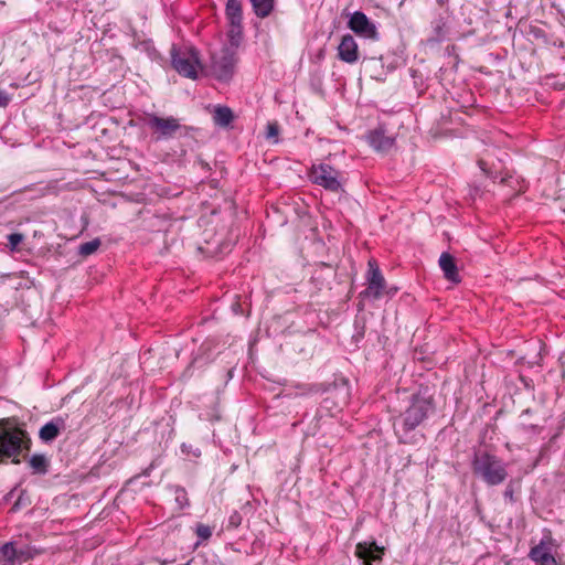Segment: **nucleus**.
<instances>
[{"instance_id": "obj_4", "label": "nucleus", "mask_w": 565, "mask_h": 565, "mask_svg": "<svg viewBox=\"0 0 565 565\" xmlns=\"http://www.w3.org/2000/svg\"><path fill=\"white\" fill-rule=\"evenodd\" d=\"M172 67L183 77L196 79L201 68L199 51L192 45H175L170 50Z\"/></svg>"}, {"instance_id": "obj_24", "label": "nucleus", "mask_w": 565, "mask_h": 565, "mask_svg": "<svg viewBox=\"0 0 565 565\" xmlns=\"http://www.w3.org/2000/svg\"><path fill=\"white\" fill-rule=\"evenodd\" d=\"M102 242L99 238H94L89 242H85L78 246V255L87 257L94 254L100 246Z\"/></svg>"}, {"instance_id": "obj_16", "label": "nucleus", "mask_w": 565, "mask_h": 565, "mask_svg": "<svg viewBox=\"0 0 565 565\" xmlns=\"http://www.w3.org/2000/svg\"><path fill=\"white\" fill-rule=\"evenodd\" d=\"M235 65L234 53L224 54L220 61L214 63V70L220 79L226 81L232 77Z\"/></svg>"}, {"instance_id": "obj_1", "label": "nucleus", "mask_w": 565, "mask_h": 565, "mask_svg": "<svg viewBox=\"0 0 565 565\" xmlns=\"http://www.w3.org/2000/svg\"><path fill=\"white\" fill-rule=\"evenodd\" d=\"M435 404L431 396L422 393L413 394L408 406L394 418L393 428L401 444H414L415 430L434 411Z\"/></svg>"}, {"instance_id": "obj_2", "label": "nucleus", "mask_w": 565, "mask_h": 565, "mask_svg": "<svg viewBox=\"0 0 565 565\" xmlns=\"http://www.w3.org/2000/svg\"><path fill=\"white\" fill-rule=\"evenodd\" d=\"M31 438L28 431L10 423V419L0 420V465L7 463L8 459L14 465L20 463V455L30 451Z\"/></svg>"}, {"instance_id": "obj_19", "label": "nucleus", "mask_w": 565, "mask_h": 565, "mask_svg": "<svg viewBox=\"0 0 565 565\" xmlns=\"http://www.w3.org/2000/svg\"><path fill=\"white\" fill-rule=\"evenodd\" d=\"M234 119L232 109L227 106H216L213 111L214 124L220 127H227Z\"/></svg>"}, {"instance_id": "obj_33", "label": "nucleus", "mask_w": 565, "mask_h": 565, "mask_svg": "<svg viewBox=\"0 0 565 565\" xmlns=\"http://www.w3.org/2000/svg\"><path fill=\"white\" fill-rule=\"evenodd\" d=\"M181 449H182V452H184V454L192 452L195 457H199L201 455L199 449H195L194 451H192L191 445L182 444Z\"/></svg>"}, {"instance_id": "obj_11", "label": "nucleus", "mask_w": 565, "mask_h": 565, "mask_svg": "<svg viewBox=\"0 0 565 565\" xmlns=\"http://www.w3.org/2000/svg\"><path fill=\"white\" fill-rule=\"evenodd\" d=\"M354 554L362 562V565H373V563L382 562L384 547L379 546L375 541L359 542L355 545Z\"/></svg>"}, {"instance_id": "obj_15", "label": "nucleus", "mask_w": 565, "mask_h": 565, "mask_svg": "<svg viewBox=\"0 0 565 565\" xmlns=\"http://www.w3.org/2000/svg\"><path fill=\"white\" fill-rule=\"evenodd\" d=\"M439 266L444 273L445 278L454 284L461 281L456 260L449 253H443L439 257Z\"/></svg>"}, {"instance_id": "obj_18", "label": "nucleus", "mask_w": 565, "mask_h": 565, "mask_svg": "<svg viewBox=\"0 0 565 565\" xmlns=\"http://www.w3.org/2000/svg\"><path fill=\"white\" fill-rule=\"evenodd\" d=\"M225 15L228 24H242L243 10L241 1L227 0L225 6Z\"/></svg>"}, {"instance_id": "obj_9", "label": "nucleus", "mask_w": 565, "mask_h": 565, "mask_svg": "<svg viewBox=\"0 0 565 565\" xmlns=\"http://www.w3.org/2000/svg\"><path fill=\"white\" fill-rule=\"evenodd\" d=\"M348 28L359 36L371 40L379 39L376 25L362 11H355L350 15Z\"/></svg>"}, {"instance_id": "obj_27", "label": "nucleus", "mask_w": 565, "mask_h": 565, "mask_svg": "<svg viewBox=\"0 0 565 565\" xmlns=\"http://www.w3.org/2000/svg\"><path fill=\"white\" fill-rule=\"evenodd\" d=\"M195 534L201 542L207 541L212 536V529L206 524L198 523L195 526Z\"/></svg>"}, {"instance_id": "obj_29", "label": "nucleus", "mask_w": 565, "mask_h": 565, "mask_svg": "<svg viewBox=\"0 0 565 565\" xmlns=\"http://www.w3.org/2000/svg\"><path fill=\"white\" fill-rule=\"evenodd\" d=\"M242 515L238 511H233L231 513V515L228 516V523H227V529H236L241 525L242 523Z\"/></svg>"}, {"instance_id": "obj_7", "label": "nucleus", "mask_w": 565, "mask_h": 565, "mask_svg": "<svg viewBox=\"0 0 565 565\" xmlns=\"http://www.w3.org/2000/svg\"><path fill=\"white\" fill-rule=\"evenodd\" d=\"M367 287L360 292L361 297L380 299L385 291L386 281L375 259L367 262V271L365 275Z\"/></svg>"}, {"instance_id": "obj_28", "label": "nucleus", "mask_w": 565, "mask_h": 565, "mask_svg": "<svg viewBox=\"0 0 565 565\" xmlns=\"http://www.w3.org/2000/svg\"><path fill=\"white\" fill-rule=\"evenodd\" d=\"M296 387L299 390V395H309L320 391L318 384H298Z\"/></svg>"}, {"instance_id": "obj_25", "label": "nucleus", "mask_w": 565, "mask_h": 565, "mask_svg": "<svg viewBox=\"0 0 565 565\" xmlns=\"http://www.w3.org/2000/svg\"><path fill=\"white\" fill-rule=\"evenodd\" d=\"M174 500L180 510H183L190 505V500L188 497V492L183 487L175 486L173 488Z\"/></svg>"}, {"instance_id": "obj_36", "label": "nucleus", "mask_w": 565, "mask_h": 565, "mask_svg": "<svg viewBox=\"0 0 565 565\" xmlns=\"http://www.w3.org/2000/svg\"><path fill=\"white\" fill-rule=\"evenodd\" d=\"M348 403V393L345 392L343 398H342V404L345 405Z\"/></svg>"}, {"instance_id": "obj_26", "label": "nucleus", "mask_w": 565, "mask_h": 565, "mask_svg": "<svg viewBox=\"0 0 565 565\" xmlns=\"http://www.w3.org/2000/svg\"><path fill=\"white\" fill-rule=\"evenodd\" d=\"M8 244L7 247L10 252H17L19 248V245L23 242L24 235L22 233H12L7 236Z\"/></svg>"}, {"instance_id": "obj_3", "label": "nucleus", "mask_w": 565, "mask_h": 565, "mask_svg": "<svg viewBox=\"0 0 565 565\" xmlns=\"http://www.w3.org/2000/svg\"><path fill=\"white\" fill-rule=\"evenodd\" d=\"M471 469L473 475L489 487L503 483L509 475L507 463L487 450L475 451Z\"/></svg>"}, {"instance_id": "obj_8", "label": "nucleus", "mask_w": 565, "mask_h": 565, "mask_svg": "<svg viewBox=\"0 0 565 565\" xmlns=\"http://www.w3.org/2000/svg\"><path fill=\"white\" fill-rule=\"evenodd\" d=\"M451 18L452 12L448 7L435 12L430 22V35L427 39L429 43H441L447 39L450 31Z\"/></svg>"}, {"instance_id": "obj_32", "label": "nucleus", "mask_w": 565, "mask_h": 565, "mask_svg": "<svg viewBox=\"0 0 565 565\" xmlns=\"http://www.w3.org/2000/svg\"><path fill=\"white\" fill-rule=\"evenodd\" d=\"M10 103V96L4 90H0V107H7Z\"/></svg>"}, {"instance_id": "obj_14", "label": "nucleus", "mask_w": 565, "mask_h": 565, "mask_svg": "<svg viewBox=\"0 0 565 565\" xmlns=\"http://www.w3.org/2000/svg\"><path fill=\"white\" fill-rule=\"evenodd\" d=\"M366 140L375 151L383 153L390 151L395 143V138L386 136L383 128L369 131Z\"/></svg>"}, {"instance_id": "obj_23", "label": "nucleus", "mask_w": 565, "mask_h": 565, "mask_svg": "<svg viewBox=\"0 0 565 565\" xmlns=\"http://www.w3.org/2000/svg\"><path fill=\"white\" fill-rule=\"evenodd\" d=\"M227 39L230 45L237 49L241 45L243 39V25L242 24H228Z\"/></svg>"}, {"instance_id": "obj_37", "label": "nucleus", "mask_w": 565, "mask_h": 565, "mask_svg": "<svg viewBox=\"0 0 565 565\" xmlns=\"http://www.w3.org/2000/svg\"><path fill=\"white\" fill-rule=\"evenodd\" d=\"M437 2H438V3L440 4V7H441V9H440V10H443V9H445V8H446V7H445V1H444V0H437Z\"/></svg>"}, {"instance_id": "obj_21", "label": "nucleus", "mask_w": 565, "mask_h": 565, "mask_svg": "<svg viewBox=\"0 0 565 565\" xmlns=\"http://www.w3.org/2000/svg\"><path fill=\"white\" fill-rule=\"evenodd\" d=\"M17 563L15 541L3 544L0 547V565H15Z\"/></svg>"}, {"instance_id": "obj_22", "label": "nucleus", "mask_w": 565, "mask_h": 565, "mask_svg": "<svg viewBox=\"0 0 565 565\" xmlns=\"http://www.w3.org/2000/svg\"><path fill=\"white\" fill-rule=\"evenodd\" d=\"M258 18H267L274 10L275 0H249Z\"/></svg>"}, {"instance_id": "obj_12", "label": "nucleus", "mask_w": 565, "mask_h": 565, "mask_svg": "<svg viewBox=\"0 0 565 565\" xmlns=\"http://www.w3.org/2000/svg\"><path fill=\"white\" fill-rule=\"evenodd\" d=\"M551 545L552 537H543L537 545L531 547L529 558L535 565H558Z\"/></svg>"}, {"instance_id": "obj_35", "label": "nucleus", "mask_w": 565, "mask_h": 565, "mask_svg": "<svg viewBox=\"0 0 565 565\" xmlns=\"http://www.w3.org/2000/svg\"><path fill=\"white\" fill-rule=\"evenodd\" d=\"M192 364H190L183 372L182 377L183 379H190L192 376Z\"/></svg>"}, {"instance_id": "obj_6", "label": "nucleus", "mask_w": 565, "mask_h": 565, "mask_svg": "<svg viewBox=\"0 0 565 565\" xmlns=\"http://www.w3.org/2000/svg\"><path fill=\"white\" fill-rule=\"evenodd\" d=\"M145 124L152 131L157 141L173 138L182 127L179 119L172 116L160 117L156 114H147Z\"/></svg>"}, {"instance_id": "obj_5", "label": "nucleus", "mask_w": 565, "mask_h": 565, "mask_svg": "<svg viewBox=\"0 0 565 565\" xmlns=\"http://www.w3.org/2000/svg\"><path fill=\"white\" fill-rule=\"evenodd\" d=\"M309 180L326 191L338 193L343 190L342 173L329 163H315L308 170Z\"/></svg>"}, {"instance_id": "obj_17", "label": "nucleus", "mask_w": 565, "mask_h": 565, "mask_svg": "<svg viewBox=\"0 0 565 565\" xmlns=\"http://www.w3.org/2000/svg\"><path fill=\"white\" fill-rule=\"evenodd\" d=\"M32 475L44 476L50 470V459L44 454H34L28 460Z\"/></svg>"}, {"instance_id": "obj_31", "label": "nucleus", "mask_w": 565, "mask_h": 565, "mask_svg": "<svg viewBox=\"0 0 565 565\" xmlns=\"http://www.w3.org/2000/svg\"><path fill=\"white\" fill-rule=\"evenodd\" d=\"M503 497L505 500H509L510 502H514L515 501V498H514V489H513V483L510 482L505 489H504V492H503Z\"/></svg>"}, {"instance_id": "obj_34", "label": "nucleus", "mask_w": 565, "mask_h": 565, "mask_svg": "<svg viewBox=\"0 0 565 565\" xmlns=\"http://www.w3.org/2000/svg\"><path fill=\"white\" fill-rule=\"evenodd\" d=\"M478 166L480 167V169L484 172V174L489 178H493L494 177L488 171L487 169V162L482 159L478 160Z\"/></svg>"}, {"instance_id": "obj_13", "label": "nucleus", "mask_w": 565, "mask_h": 565, "mask_svg": "<svg viewBox=\"0 0 565 565\" xmlns=\"http://www.w3.org/2000/svg\"><path fill=\"white\" fill-rule=\"evenodd\" d=\"M338 57L348 64H355L360 58L359 46L351 34H344L338 45Z\"/></svg>"}, {"instance_id": "obj_30", "label": "nucleus", "mask_w": 565, "mask_h": 565, "mask_svg": "<svg viewBox=\"0 0 565 565\" xmlns=\"http://www.w3.org/2000/svg\"><path fill=\"white\" fill-rule=\"evenodd\" d=\"M279 134V127L276 122H270L267 125V134L266 137L268 139L276 138Z\"/></svg>"}, {"instance_id": "obj_20", "label": "nucleus", "mask_w": 565, "mask_h": 565, "mask_svg": "<svg viewBox=\"0 0 565 565\" xmlns=\"http://www.w3.org/2000/svg\"><path fill=\"white\" fill-rule=\"evenodd\" d=\"M15 551H17V559L18 563H24L32 558H34L36 555H39L42 551L36 548L35 546L28 545V544H21L15 541Z\"/></svg>"}, {"instance_id": "obj_10", "label": "nucleus", "mask_w": 565, "mask_h": 565, "mask_svg": "<svg viewBox=\"0 0 565 565\" xmlns=\"http://www.w3.org/2000/svg\"><path fill=\"white\" fill-rule=\"evenodd\" d=\"M68 414L54 416L51 420L45 423L39 430V438L44 444H51L68 427Z\"/></svg>"}]
</instances>
